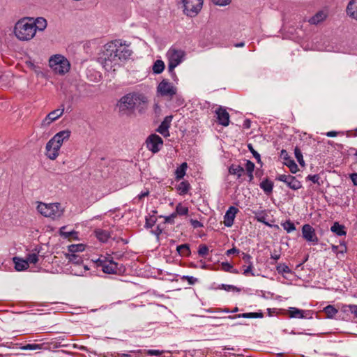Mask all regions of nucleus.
<instances>
[{
  "label": "nucleus",
  "mask_w": 357,
  "mask_h": 357,
  "mask_svg": "<svg viewBox=\"0 0 357 357\" xmlns=\"http://www.w3.org/2000/svg\"><path fill=\"white\" fill-rule=\"evenodd\" d=\"M190 223L194 228L202 227L203 224L197 220H190Z\"/></svg>",
  "instance_id": "4d7b16f0"
},
{
  "label": "nucleus",
  "mask_w": 357,
  "mask_h": 357,
  "mask_svg": "<svg viewBox=\"0 0 357 357\" xmlns=\"http://www.w3.org/2000/svg\"><path fill=\"white\" fill-rule=\"evenodd\" d=\"M66 257L69 260V261L73 262V264H79L82 262V257L77 255H75V253L67 254Z\"/></svg>",
  "instance_id": "72a5a7b5"
},
{
  "label": "nucleus",
  "mask_w": 357,
  "mask_h": 357,
  "mask_svg": "<svg viewBox=\"0 0 357 357\" xmlns=\"http://www.w3.org/2000/svg\"><path fill=\"white\" fill-rule=\"evenodd\" d=\"M264 317V314L262 312H248L238 314L234 316H229V319H236V318H262Z\"/></svg>",
  "instance_id": "aec40b11"
},
{
  "label": "nucleus",
  "mask_w": 357,
  "mask_h": 357,
  "mask_svg": "<svg viewBox=\"0 0 357 357\" xmlns=\"http://www.w3.org/2000/svg\"><path fill=\"white\" fill-rule=\"evenodd\" d=\"M285 165L289 168L291 173L295 174L298 171V165L293 160H289L285 162Z\"/></svg>",
  "instance_id": "4c0bfd02"
},
{
  "label": "nucleus",
  "mask_w": 357,
  "mask_h": 357,
  "mask_svg": "<svg viewBox=\"0 0 357 357\" xmlns=\"http://www.w3.org/2000/svg\"><path fill=\"white\" fill-rule=\"evenodd\" d=\"M32 20V17H24L15 24L14 33L20 40H30L36 35V29L31 22Z\"/></svg>",
  "instance_id": "20e7f679"
},
{
  "label": "nucleus",
  "mask_w": 357,
  "mask_h": 357,
  "mask_svg": "<svg viewBox=\"0 0 357 357\" xmlns=\"http://www.w3.org/2000/svg\"><path fill=\"white\" fill-rule=\"evenodd\" d=\"M146 143L149 150L152 151L153 153H155L160 151V146H162L163 140L158 135L151 134L147 138Z\"/></svg>",
  "instance_id": "1a4fd4ad"
},
{
  "label": "nucleus",
  "mask_w": 357,
  "mask_h": 357,
  "mask_svg": "<svg viewBox=\"0 0 357 357\" xmlns=\"http://www.w3.org/2000/svg\"><path fill=\"white\" fill-rule=\"evenodd\" d=\"M182 279L187 280L190 284H194L197 281V279L192 276H183Z\"/></svg>",
  "instance_id": "5fc2aeb1"
},
{
  "label": "nucleus",
  "mask_w": 357,
  "mask_h": 357,
  "mask_svg": "<svg viewBox=\"0 0 357 357\" xmlns=\"http://www.w3.org/2000/svg\"><path fill=\"white\" fill-rule=\"evenodd\" d=\"M221 288L226 291H229V290H233V291H240V289H238L236 287L233 286V285L222 284Z\"/></svg>",
  "instance_id": "864d4df0"
},
{
  "label": "nucleus",
  "mask_w": 357,
  "mask_h": 357,
  "mask_svg": "<svg viewBox=\"0 0 357 357\" xmlns=\"http://www.w3.org/2000/svg\"><path fill=\"white\" fill-rule=\"evenodd\" d=\"M249 151L252 153L255 158L257 160L258 163H261L260 155L254 149L251 144H248Z\"/></svg>",
  "instance_id": "37998d69"
},
{
  "label": "nucleus",
  "mask_w": 357,
  "mask_h": 357,
  "mask_svg": "<svg viewBox=\"0 0 357 357\" xmlns=\"http://www.w3.org/2000/svg\"><path fill=\"white\" fill-rule=\"evenodd\" d=\"M33 28H35L36 31H44L47 27V21L43 17H37L36 19H33L31 21Z\"/></svg>",
  "instance_id": "a211bd4d"
},
{
  "label": "nucleus",
  "mask_w": 357,
  "mask_h": 357,
  "mask_svg": "<svg viewBox=\"0 0 357 357\" xmlns=\"http://www.w3.org/2000/svg\"><path fill=\"white\" fill-rule=\"evenodd\" d=\"M158 92L162 96L168 97L170 99L176 95L177 92L176 87L174 86L170 82L166 79L162 80L158 86Z\"/></svg>",
  "instance_id": "6e6552de"
},
{
  "label": "nucleus",
  "mask_w": 357,
  "mask_h": 357,
  "mask_svg": "<svg viewBox=\"0 0 357 357\" xmlns=\"http://www.w3.org/2000/svg\"><path fill=\"white\" fill-rule=\"evenodd\" d=\"M96 236L97 238L101 242H106L108 238L110 237V234L108 231L102 230V229H96L94 231Z\"/></svg>",
  "instance_id": "b1692460"
},
{
  "label": "nucleus",
  "mask_w": 357,
  "mask_h": 357,
  "mask_svg": "<svg viewBox=\"0 0 357 357\" xmlns=\"http://www.w3.org/2000/svg\"><path fill=\"white\" fill-rule=\"evenodd\" d=\"M62 108H59L50 112L45 119L42 121L41 126L46 127L50 126L53 121L61 117L64 112L63 105H61Z\"/></svg>",
  "instance_id": "9b49d317"
},
{
  "label": "nucleus",
  "mask_w": 357,
  "mask_h": 357,
  "mask_svg": "<svg viewBox=\"0 0 357 357\" xmlns=\"http://www.w3.org/2000/svg\"><path fill=\"white\" fill-rule=\"evenodd\" d=\"M289 317H299L303 318V311L295 307L291 308V310H289Z\"/></svg>",
  "instance_id": "e433bc0d"
},
{
  "label": "nucleus",
  "mask_w": 357,
  "mask_h": 357,
  "mask_svg": "<svg viewBox=\"0 0 357 357\" xmlns=\"http://www.w3.org/2000/svg\"><path fill=\"white\" fill-rule=\"evenodd\" d=\"M209 252L208 246L205 244H201L199 246L198 254L201 257H206Z\"/></svg>",
  "instance_id": "a19ab883"
},
{
  "label": "nucleus",
  "mask_w": 357,
  "mask_h": 357,
  "mask_svg": "<svg viewBox=\"0 0 357 357\" xmlns=\"http://www.w3.org/2000/svg\"><path fill=\"white\" fill-rule=\"evenodd\" d=\"M66 227H62L60 229V234L61 236H63L64 238H70V237L77 238V232L76 231H69L66 232L64 230L66 229Z\"/></svg>",
  "instance_id": "c9c22d12"
},
{
  "label": "nucleus",
  "mask_w": 357,
  "mask_h": 357,
  "mask_svg": "<svg viewBox=\"0 0 357 357\" xmlns=\"http://www.w3.org/2000/svg\"><path fill=\"white\" fill-rule=\"evenodd\" d=\"M188 167L187 163H182L176 170V178L177 180H181L185 174V170Z\"/></svg>",
  "instance_id": "bb28decb"
},
{
  "label": "nucleus",
  "mask_w": 357,
  "mask_h": 357,
  "mask_svg": "<svg viewBox=\"0 0 357 357\" xmlns=\"http://www.w3.org/2000/svg\"><path fill=\"white\" fill-rule=\"evenodd\" d=\"M284 229L288 232H291L296 229V227L293 222H291L290 220L286 221L282 225Z\"/></svg>",
  "instance_id": "79ce46f5"
},
{
  "label": "nucleus",
  "mask_w": 357,
  "mask_h": 357,
  "mask_svg": "<svg viewBox=\"0 0 357 357\" xmlns=\"http://www.w3.org/2000/svg\"><path fill=\"white\" fill-rule=\"evenodd\" d=\"M213 2L218 6H226L230 3L231 0H212Z\"/></svg>",
  "instance_id": "603ef678"
},
{
  "label": "nucleus",
  "mask_w": 357,
  "mask_h": 357,
  "mask_svg": "<svg viewBox=\"0 0 357 357\" xmlns=\"http://www.w3.org/2000/svg\"><path fill=\"white\" fill-rule=\"evenodd\" d=\"M190 189V184L188 181L181 182L177 188L181 195H185Z\"/></svg>",
  "instance_id": "2f4dec72"
},
{
  "label": "nucleus",
  "mask_w": 357,
  "mask_h": 357,
  "mask_svg": "<svg viewBox=\"0 0 357 357\" xmlns=\"http://www.w3.org/2000/svg\"><path fill=\"white\" fill-rule=\"evenodd\" d=\"M319 178H320V177L318 174L309 175L307 177V180L312 181L314 183H317L319 185H320V183L319 182Z\"/></svg>",
  "instance_id": "8fccbe9b"
},
{
  "label": "nucleus",
  "mask_w": 357,
  "mask_h": 357,
  "mask_svg": "<svg viewBox=\"0 0 357 357\" xmlns=\"http://www.w3.org/2000/svg\"><path fill=\"white\" fill-rule=\"evenodd\" d=\"M13 261L15 262V268L17 271H22L29 268V264L26 259H22L18 257H14Z\"/></svg>",
  "instance_id": "4be33fe9"
},
{
  "label": "nucleus",
  "mask_w": 357,
  "mask_h": 357,
  "mask_svg": "<svg viewBox=\"0 0 357 357\" xmlns=\"http://www.w3.org/2000/svg\"><path fill=\"white\" fill-rule=\"evenodd\" d=\"M349 311L355 314L356 317H357V305H349L348 306Z\"/></svg>",
  "instance_id": "bf43d9fd"
},
{
  "label": "nucleus",
  "mask_w": 357,
  "mask_h": 357,
  "mask_svg": "<svg viewBox=\"0 0 357 357\" xmlns=\"http://www.w3.org/2000/svg\"><path fill=\"white\" fill-rule=\"evenodd\" d=\"M189 210L188 207L182 206L181 203L176 205L175 214L176 215H187Z\"/></svg>",
  "instance_id": "7c9ffc66"
},
{
  "label": "nucleus",
  "mask_w": 357,
  "mask_h": 357,
  "mask_svg": "<svg viewBox=\"0 0 357 357\" xmlns=\"http://www.w3.org/2000/svg\"><path fill=\"white\" fill-rule=\"evenodd\" d=\"M26 261H27V264H36L38 261V257L37 254L32 253L27 255Z\"/></svg>",
  "instance_id": "c03bdc74"
},
{
  "label": "nucleus",
  "mask_w": 357,
  "mask_h": 357,
  "mask_svg": "<svg viewBox=\"0 0 357 357\" xmlns=\"http://www.w3.org/2000/svg\"><path fill=\"white\" fill-rule=\"evenodd\" d=\"M84 250V245L83 244L70 245L68 246V251L72 253L77 252H81Z\"/></svg>",
  "instance_id": "58836bf2"
},
{
  "label": "nucleus",
  "mask_w": 357,
  "mask_h": 357,
  "mask_svg": "<svg viewBox=\"0 0 357 357\" xmlns=\"http://www.w3.org/2000/svg\"><path fill=\"white\" fill-rule=\"evenodd\" d=\"M132 51L128 46L123 44L120 40H115L105 45L101 56L102 63L107 70H113L119 66L120 61L127 59L131 55Z\"/></svg>",
  "instance_id": "f257e3e1"
},
{
  "label": "nucleus",
  "mask_w": 357,
  "mask_h": 357,
  "mask_svg": "<svg viewBox=\"0 0 357 357\" xmlns=\"http://www.w3.org/2000/svg\"><path fill=\"white\" fill-rule=\"evenodd\" d=\"M247 173H253L255 169V164L250 160H248L245 165Z\"/></svg>",
  "instance_id": "09e8293b"
},
{
  "label": "nucleus",
  "mask_w": 357,
  "mask_h": 357,
  "mask_svg": "<svg viewBox=\"0 0 357 357\" xmlns=\"http://www.w3.org/2000/svg\"><path fill=\"white\" fill-rule=\"evenodd\" d=\"M124 270L122 266L119 268L118 264L112 260L107 261L105 265H102V269L104 273L108 274H121Z\"/></svg>",
  "instance_id": "f8f14e48"
},
{
  "label": "nucleus",
  "mask_w": 357,
  "mask_h": 357,
  "mask_svg": "<svg viewBox=\"0 0 357 357\" xmlns=\"http://www.w3.org/2000/svg\"><path fill=\"white\" fill-rule=\"evenodd\" d=\"M286 183L292 190H298L302 187L301 182L291 175L288 178Z\"/></svg>",
  "instance_id": "5701e85b"
},
{
  "label": "nucleus",
  "mask_w": 357,
  "mask_h": 357,
  "mask_svg": "<svg viewBox=\"0 0 357 357\" xmlns=\"http://www.w3.org/2000/svg\"><path fill=\"white\" fill-rule=\"evenodd\" d=\"M215 113L217 114L218 123L223 126H227L229 123V114L227 110L222 107H219L216 109Z\"/></svg>",
  "instance_id": "4468645a"
},
{
  "label": "nucleus",
  "mask_w": 357,
  "mask_h": 357,
  "mask_svg": "<svg viewBox=\"0 0 357 357\" xmlns=\"http://www.w3.org/2000/svg\"><path fill=\"white\" fill-rule=\"evenodd\" d=\"M276 269L279 273H288L291 272L290 268L284 264H279L278 266H277Z\"/></svg>",
  "instance_id": "a18cd8bd"
},
{
  "label": "nucleus",
  "mask_w": 357,
  "mask_h": 357,
  "mask_svg": "<svg viewBox=\"0 0 357 357\" xmlns=\"http://www.w3.org/2000/svg\"><path fill=\"white\" fill-rule=\"evenodd\" d=\"M146 98L142 95L127 94L123 96L116 105L120 116H130L135 112V107L142 103H146Z\"/></svg>",
  "instance_id": "f03ea898"
},
{
  "label": "nucleus",
  "mask_w": 357,
  "mask_h": 357,
  "mask_svg": "<svg viewBox=\"0 0 357 357\" xmlns=\"http://www.w3.org/2000/svg\"><path fill=\"white\" fill-rule=\"evenodd\" d=\"M251 125V121L249 119H246L244 121L243 126L245 128H250Z\"/></svg>",
  "instance_id": "774afa93"
},
{
  "label": "nucleus",
  "mask_w": 357,
  "mask_h": 357,
  "mask_svg": "<svg viewBox=\"0 0 357 357\" xmlns=\"http://www.w3.org/2000/svg\"><path fill=\"white\" fill-rule=\"evenodd\" d=\"M172 120V116H167L158 126L156 131L165 137L169 136L168 129L170 127Z\"/></svg>",
  "instance_id": "2eb2a0df"
},
{
  "label": "nucleus",
  "mask_w": 357,
  "mask_h": 357,
  "mask_svg": "<svg viewBox=\"0 0 357 357\" xmlns=\"http://www.w3.org/2000/svg\"><path fill=\"white\" fill-rule=\"evenodd\" d=\"M238 212V209L235 206H230L227 211L224 217V224L226 227H231L234 224L236 214Z\"/></svg>",
  "instance_id": "ddd939ff"
},
{
  "label": "nucleus",
  "mask_w": 357,
  "mask_h": 357,
  "mask_svg": "<svg viewBox=\"0 0 357 357\" xmlns=\"http://www.w3.org/2000/svg\"><path fill=\"white\" fill-rule=\"evenodd\" d=\"M165 68V63L161 60H157L153 66V71L155 74L161 73Z\"/></svg>",
  "instance_id": "c756f323"
},
{
  "label": "nucleus",
  "mask_w": 357,
  "mask_h": 357,
  "mask_svg": "<svg viewBox=\"0 0 357 357\" xmlns=\"http://www.w3.org/2000/svg\"><path fill=\"white\" fill-rule=\"evenodd\" d=\"M331 231L340 236L346 234V231H344V227L343 225H340L338 222H335L333 224V225L331 227Z\"/></svg>",
  "instance_id": "cd10ccee"
},
{
  "label": "nucleus",
  "mask_w": 357,
  "mask_h": 357,
  "mask_svg": "<svg viewBox=\"0 0 357 357\" xmlns=\"http://www.w3.org/2000/svg\"><path fill=\"white\" fill-rule=\"evenodd\" d=\"M303 237L308 242L317 244L319 239L316 235L314 229L310 225L305 224L302 228Z\"/></svg>",
  "instance_id": "9d476101"
},
{
  "label": "nucleus",
  "mask_w": 357,
  "mask_h": 357,
  "mask_svg": "<svg viewBox=\"0 0 357 357\" xmlns=\"http://www.w3.org/2000/svg\"><path fill=\"white\" fill-rule=\"evenodd\" d=\"M324 311L328 318H333L337 313V310L331 305L324 307Z\"/></svg>",
  "instance_id": "473e14b6"
},
{
  "label": "nucleus",
  "mask_w": 357,
  "mask_h": 357,
  "mask_svg": "<svg viewBox=\"0 0 357 357\" xmlns=\"http://www.w3.org/2000/svg\"><path fill=\"white\" fill-rule=\"evenodd\" d=\"M176 217H177V215L175 214V212L172 213L170 215L165 216L164 217V218H165V223L174 224V219L175 218H176Z\"/></svg>",
  "instance_id": "de8ad7c7"
},
{
  "label": "nucleus",
  "mask_w": 357,
  "mask_h": 357,
  "mask_svg": "<svg viewBox=\"0 0 357 357\" xmlns=\"http://www.w3.org/2000/svg\"><path fill=\"white\" fill-rule=\"evenodd\" d=\"M294 154H295V157L297 159V161L298 162L300 165L302 166V167H304L305 166V161L303 160V155H302V153L301 151V149L298 146H296V148L294 149Z\"/></svg>",
  "instance_id": "f704fd0d"
},
{
  "label": "nucleus",
  "mask_w": 357,
  "mask_h": 357,
  "mask_svg": "<svg viewBox=\"0 0 357 357\" xmlns=\"http://www.w3.org/2000/svg\"><path fill=\"white\" fill-rule=\"evenodd\" d=\"M351 178L355 185H357V173L351 174Z\"/></svg>",
  "instance_id": "338daca9"
},
{
  "label": "nucleus",
  "mask_w": 357,
  "mask_h": 357,
  "mask_svg": "<svg viewBox=\"0 0 357 357\" xmlns=\"http://www.w3.org/2000/svg\"><path fill=\"white\" fill-rule=\"evenodd\" d=\"M107 261V260H106V258L105 257L104 259L98 258L97 260L94 261V262L96 264L97 267H101L102 268V265H105Z\"/></svg>",
  "instance_id": "6e6d98bb"
},
{
  "label": "nucleus",
  "mask_w": 357,
  "mask_h": 357,
  "mask_svg": "<svg viewBox=\"0 0 357 357\" xmlns=\"http://www.w3.org/2000/svg\"><path fill=\"white\" fill-rule=\"evenodd\" d=\"M347 15L357 20V0H351L347 7Z\"/></svg>",
  "instance_id": "f3484780"
},
{
  "label": "nucleus",
  "mask_w": 357,
  "mask_h": 357,
  "mask_svg": "<svg viewBox=\"0 0 357 357\" xmlns=\"http://www.w3.org/2000/svg\"><path fill=\"white\" fill-rule=\"evenodd\" d=\"M38 211L43 215L52 219H57L63 214L64 209L59 203H40L37 206Z\"/></svg>",
  "instance_id": "39448f33"
},
{
  "label": "nucleus",
  "mask_w": 357,
  "mask_h": 357,
  "mask_svg": "<svg viewBox=\"0 0 357 357\" xmlns=\"http://www.w3.org/2000/svg\"><path fill=\"white\" fill-rule=\"evenodd\" d=\"M71 132L65 130L56 133L46 144L47 156L50 160H55L59 155V151L66 140L70 138Z\"/></svg>",
  "instance_id": "7ed1b4c3"
},
{
  "label": "nucleus",
  "mask_w": 357,
  "mask_h": 357,
  "mask_svg": "<svg viewBox=\"0 0 357 357\" xmlns=\"http://www.w3.org/2000/svg\"><path fill=\"white\" fill-rule=\"evenodd\" d=\"M183 3L184 13L190 17L196 16L201 10L204 0H181Z\"/></svg>",
  "instance_id": "0eeeda50"
},
{
  "label": "nucleus",
  "mask_w": 357,
  "mask_h": 357,
  "mask_svg": "<svg viewBox=\"0 0 357 357\" xmlns=\"http://www.w3.org/2000/svg\"><path fill=\"white\" fill-rule=\"evenodd\" d=\"M162 230L160 228L159 226L157 227L156 229L154 231H152V232L155 234L158 239L159 238L160 235L162 234Z\"/></svg>",
  "instance_id": "e2e57ef3"
},
{
  "label": "nucleus",
  "mask_w": 357,
  "mask_h": 357,
  "mask_svg": "<svg viewBox=\"0 0 357 357\" xmlns=\"http://www.w3.org/2000/svg\"><path fill=\"white\" fill-rule=\"evenodd\" d=\"M162 351H160L159 350H149L147 351V354L151 356H159L162 354Z\"/></svg>",
  "instance_id": "680f3d73"
},
{
  "label": "nucleus",
  "mask_w": 357,
  "mask_h": 357,
  "mask_svg": "<svg viewBox=\"0 0 357 357\" xmlns=\"http://www.w3.org/2000/svg\"><path fill=\"white\" fill-rule=\"evenodd\" d=\"M185 52L182 50H178L171 48L167 52L169 59L168 70L171 73L172 77L175 79L176 77L174 68L182 61Z\"/></svg>",
  "instance_id": "423d86ee"
},
{
  "label": "nucleus",
  "mask_w": 357,
  "mask_h": 357,
  "mask_svg": "<svg viewBox=\"0 0 357 357\" xmlns=\"http://www.w3.org/2000/svg\"><path fill=\"white\" fill-rule=\"evenodd\" d=\"M271 259H273L275 260H278L280 257V253L279 251H276L275 250L273 251V253L271 255Z\"/></svg>",
  "instance_id": "052dcab7"
},
{
  "label": "nucleus",
  "mask_w": 357,
  "mask_h": 357,
  "mask_svg": "<svg viewBox=\"0 0 357 357\" xmlns=\"http://www.w3.org/2000/svg\"><path fill=\"white\" fill-rule=\"evenodd\" d=\"M289 176L290 175L281 174L277 177V179L280 181H282L286 183L288 180V178H289Z\"/></svg>",
  "instance_id": "13d9d810"
},
{
  "label": "nucleus",
  "mask_w": 357,
  "mask_h": 357,
  "mask_svg": "<svg viewBox=\"0 0 357 357\" xmlns=\"http://www.w3.org/2000/svg\"><path fill=\"white\" fill-rule=\"evenodd\" d=\"M281 156H283L284 159L286 161H288L289 160H290L289 157L288 156V153H287V151L284 149H282L281 151Z\"/></svg>",
  "instance_id": "0e129e2a"
},
{
  "label": "nucleus",
  "mask_w": 357,
  "mask_h": 357,
  "mask_svg": "<svg viewBox=\"0 0 357 357\" xmlns=\"http://www.w3.org/2000/svg\"><path fill=\"white\" fill-rule=\"evenodd\" d=\"M260 188L264 190V192L267 195H270L273 192V183L270 181L268 178L264 179L260 183Z\"/></svg>",
  "instance_id": "412c9836"
},
{
  "label": "nucleus",
  "mask_w": 357,
  "mask_h": 357,
  "mask_svg": "<svg viewBox=\"0 0 357 357\" xmlns=\"http://www.w3.org/2000/svg\"><path fill=\"white\" fill-rule=\"evenodd\" d=\"M176 250L181 256L188 257L191 254L189 244H182L176 248Z\"/></svg>",
  "instance_id": "a878e982"
},
{
  "label": "nucleus",
  "mask_w": 357,
  "mask_h": 357,
  "mask_svg": "<svg viewBox=\"0 0 357 357\" xmlns=\"http://www.w3.org/2000/svg\"><path fill=\"white\" fill-rule=\"evenodd\" d=\"M65 60H66V59H65L63 56L61 55H55L54 57L50 58L49 61L50 66L54 69L55 66L59 65L61 62H63V61Z\"/></svg>",
  "instance_id": "c85d7f7f"
},
{
  "label": "nucleus",
  "mask_w": 357,
  "mask_h": 357,
  "mask_svg": "<svg viewBox=\"0 0 357 357\" xmlns=\"http://www.w3.org/2000/svg\"><path fill=\"white\" fill-rule=\"evenodd\" d=\"M229 172L231 174L237 175L239 178L244 173V169L240 165L233 164L229 167Z\"/></svg>",
  "instance_id": "393cba45"
},
{
  "label": "nucleus",
  "mask_w": 357,
  "mask_h": 357,
  "mask_svg": "<svg viewBox=\"0 0 357 357\" xmlns=\"http://www.w3.org/2000/svg\"><path fill=\"white\" fill-rule=\"evenodd\" d=\"M327 17V13L324 11H319L314 16L310 17L308 20V22L310 24L317 25L319 23L324 22Z\"/></svg>",
  "instance_id": "dca6fc26"
},
{
  "label": "nucleus",
  "mask_w": 357,
  "mask_h": 357,
  "mask_svg": "<svg viewBox=\"0 0 357 357\" xmlns=\"http://www.w3.org/2000/svg\"><path fill=\"white\" fill-rule=\"evenodd\" d=\"M41 344H27L22 347L23 350H36L41 349Z\"/></svg>",
  "instance_id": "49530a36"
},
{
  "label": "nucleus",
  "mask_w": 357,
  "mask_h": 357,
  "mask_svg": "<svg viewBox=\"0 0 357 357\" xmlns=\"http://www.w3.org/2000/svg\"><path fill=\"white\" fill-rule=\"evenodd\" d=\"M239 252V250L235 248H233L231 249H229L227 251V255H230L231 254H234V253H238Z\"/></svg>",
  "instance_id": "69168bd1"
},
{
  "label": "nucleus",
  "mask_w": 357,
  "mask_h": 357,
  "mask_svg": "<svg viewBox=\"0 0 357 357\" xmlns=\"http://www.w3.org/2000/svg\"><path fill=\"white\" fill-rule=\"evenodd\" d=\"M69 69L70 63L67 59L63 61L59 65L55 66L54 68V71L60 75H63L68 72Z\"/></svg>",
  "instance_id": "6ab92c4d"
},
{
  "label": "nucleus",
  "mask_w": 357,
  "mask_h": 357,
  "mask_svg": "<svg viewBox=\"0 0 357 357\" xmlns=\"http://www.w3.org/2000/svg\"><path fill=\"white\" fill-rule=\"evenodd\" d=\"M157 218L154 215L146 218L145 227L146 228H151L156 222Z\"/></svg>",
  "instance_id": "ea45409f"
},
{
  "label": "nucleus",
  "mask_w": 357,
  "mask_h": 357,
  "mask_svg": "<svg viewBox=\"0 0 357 357\" xmlns=\"http://www.w3.org/2000/svg\"><path fill=\"white\" fill-rule=\"evenodd\" d=\"M222 269L227 272H230L233 268V266L228 262H222L221 264Z\"/></svg>",
  "instance_id": "3c124183"
}]
</instances>
